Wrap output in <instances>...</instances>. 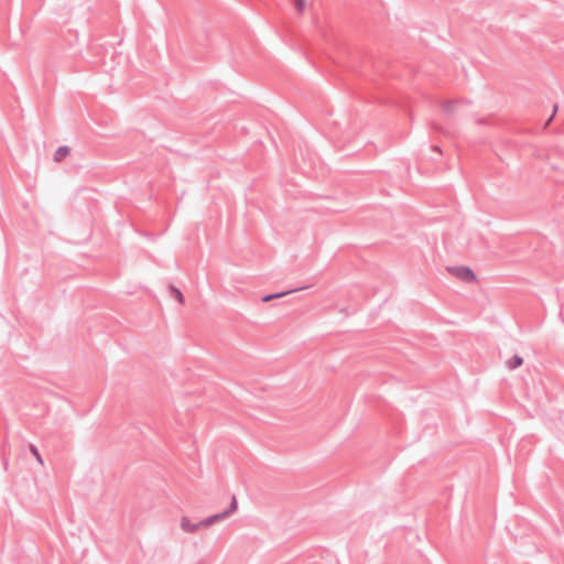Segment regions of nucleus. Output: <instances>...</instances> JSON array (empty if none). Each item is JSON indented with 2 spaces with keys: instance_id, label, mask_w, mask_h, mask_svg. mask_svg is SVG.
I'll return each instance as SVG.
<instances>
[{
  "instance_id": "11",
  "label": "nucleus",
  "mask_w": 564,
  "mask_h": 564,
  "mask_svg": "<svg viewBox=\"0 0 564 564\" xmlns=\"http://www.w3.org/2000/svg\"><path fill=\"white\" fill-rule=\"evenodd\" d=\"M294 7L297 11V13L301 15L303 14L305 8H306V0H293Z\"/></svg>"
},
{
  "instance_id": "6",
  "label": "nucleus",
  "mask_w": 564,
  "mask_h": 564,
  "mask_svg": "<svg viewBox=\"0 0 564 564\" xmlns=\"http://www.w3.org/2000/svg\"><path fill=\"white\" fill-rule=\"evenodd\" d=\"M458 108V105L455 101H446L442 105V112L449 117L455 115L456 110Z\"/></svg>"
},
{
  "instance_id": "5",
  "label": "nucleus",
  "mask_w": 564,
  "mask_h": 564,
  "mask_svg": "<svg viewBox=\"0 0 564 564\" xmlns=\"http://www.w3.org/2000/svg\"><path fill=\"white\" fill-rule=\"evenodd\" d=\"M70 151H72V149L68 145H62V147L57 148V150L55 151L54 156H53L54 161L61 162L63 159H65L70 153Z\"/></svg>"
},
{
  "instance_id": "2",
  "label": "nucleus",
  "mask_w": 564,
  "mask_h": 564,
  "mask_svg": "<svg viewBox=\"0 0 564 564\" xmlns=\"http://www.w3.org/2000/svg\"><path fill=\"white\" fill-rule=\"evenodd\" d=\"M200 528H203V527L199 525V521L196 522V523H192L187 517H182V519H181V529L184 532L194 533V532H196Z\"/></svg>"
},
{
  "instance_id": "10",
  "label": "nucleus",
  "mask_w": 564,
  "mask_h": 564,
  "mask_svg": "<svg viewBox=\"0 0 564 564\" xmlns=\"http://www.w3.org/2000/svg\"><path fill=\"white\" fill-rule=\"evenodd\" d=\"M29 448H30V452L32 453V455L35 457V459L41 464L43 465L44 462H43V458L39 452V448L34 445V444H30L29 445Z\"/></svg>"
},
{
  "instance_id": "9",
  "label": "nucleus",
  "mask_w": 564,
  "mask_h": 564,
  "mask_svg": "<svg viewBox=\"0 0 564 564\" xmlns=\"http://www.w3.org/2000/svg\"><path fill=\"white\" fill-rule=\"evenodd\" d=\"M237 508H238V502H237L236 496L232 495L231 501H230L228 508L223 511V514L225 516V518H228L230 514H232L237 510Z\"/></svg>"
},
{
  "instance_id": "13",
  "label": "nucleus",
  "mask_w": 564,
  "mask_h": 564,
  "mask_svg": "<svg viewBox=\"0 0 564 564\" xmlns=\"http://www.w3.org/2000/svg\"><path fill=\"white\" fill-rule=\"evenodd\" d=\"M3 466H4V469L7 470L8 466H9V462L7 459H3Z\"/></svg>"
},
{
  "instance_id": "1",
  "label": "nucleus",
  "mask_w": 564,
  "mask_h": 564,
  "mask_svg": "<svg viewBox=\"0 0 564 564\" xmlns=\"http://www.w3.org/2000/svg\"><path fill=\"white\" fill-rule=\"evenodd\" d=\"M446 270L458 280L465 283H473L477 281V276L473 269L467 265H449Z\"/></svg>"
},
{
  "instance_id": "8",
  "label": "nucleus",
  "mask_w": 564,
  "mask_h": 564,
  "mask_svg": "<svg viewBox=\"0 0 564 564\" xmlns=\"http://www.w3.org/2000/svg\"><path fill=\"white\" fill-rule=\"evenodd\" d=\"M169 294L171 297H174L180 304L184 303V295L178 288L170 284L169 285Z\"/></svg>"
},
{
  "instance_id": "7",
  "label": "nucleus",
  "mask_w": 564,
  "mask_h": 564,
  "mask_svg": "<svg viewBox=\"0 0 564 564\" xmlns=\"http://www.w3.org/2000/svg\"><path fill=\"white\" fill-rule=\"evenodd\" d=\"M506 365L510 370H514L523 365V358L516 354L507 360Z\"/></svg>"
},
{
  "instance_id": "14",
  "label": "nucleus",
  "mask_w": 564,
  "mask_h": 564,
  "mask_svg": "<svg viewBox=\"0 0 564 564\" xmlns=\"http://www.w3.org/2000/svg\"><path fill=\"white\" fill-rule=\"evenodd\" d=\"M556 109H557V106H554V112H553V115H552V116H554V115H555ZM552 118H553V117H551V118H550V120H552Z\"/></svg>"
},
{
  "instance_id": "3",
  "label": "nucleus",
  "mask_w": 564,
  "mask_h": 564,
  "mask_svg": "<svg viewBox=\"0 0 564 564\" xmlns=\"http://www.w3.org/2000/svg\"><path fill=\"white\" fill-rule=\"evenodd\" d=\"M306 286H303V289H305ZM299 290H302V288H295V289H292V290H288V291H282V292H275V293H270V294H265L262 296L261 301L267 303V302H270L272 300H275V299H280V297H283L290 293H293L295 291H299Z\"/></svg>"
},
{
  "instance_id": "4",
  "label": "nucleus",
  "mask_w": 564,
  "mask_h": 564,
  "mask_svg": "<svg viewBox=\"0 0 564 564\" xmlns=\"http://www.w3.org/2000/svg\"><path fill=\"white\" fill-rule=\"evenodd\" d=\"M224 519H226L225 516L223 514V512H219V513L209 516V517L200 520L199 525H202L203 528H206V527H209V525H212L218 521H221Z\"/></svg>"
},
{
  "instance_id": "12",
  "label": "nucleus",
  "mask_w": 564,
  "mask_h": 564,
  "mask_svg": "<svg viewBox=\"0 0 564 564\" xmlns=\"http://www.w3.org/2000/svg\"><path fill=\"white\" fill-rule=\"evenodd\" d=\"M432 149H433L434 151H438V152H441L440 147H438V145H436V144H433V145H432Z\"/></svg>"
}]
</instances>
